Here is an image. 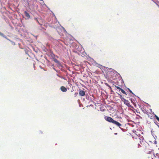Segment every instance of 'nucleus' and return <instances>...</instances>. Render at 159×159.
<instances>
[{"label":"nucleus","instance_id":"1","mask_svg":"<svg viewBox=\"0 0 159 159\" xmlns=\"http://www.w3.org/2000/svg\"><path fill=\"white\" fill-rule=\"evenodd\" d=\"M105 120L107 121L112 123L113 124L120 128L121 125L120 123L113 119L112 118L110 117L106 116L105 117Z\"/></svg>","mask_w":159,"mask_h":159},{"label":"nucleus","instance_id":"2","mask_svg":"<svg viewBox=\"0 0 159 159\" xmlns=\"http://www.w3.org/2000/svg\"><path fill=\"white\" fill-rule=\"evenodd\" d=\"M138 139H136L137 142L138 143V147L140 148L142 147V145L144 143L145 141L144 140V139L142 137H138Z\"/></svg>","mask_w":159,"mask_h":159},{"label":"nucleus","instance_id":"3","mask_svg":"<svg viewBox=\"0 0 159 159\" xmlns=\"http://www.w3.org/2000/svg\"><path fill=\"white\" fill-rule=\"evenodd\" d=\"M108 76L109 78L114 80L116 78V74L113 72H109L107 73Z\"/></svg>","mask_w":159,"mask_h":159},{"label":"nucleus","instance_id":"4","mask_svg":"<svg viewBox=\"0 0 159 159\" xmlns=\"http://www.w3.org/2000/svg\"><path fill=\"white\" fill-rule=\"evenodd\" d=\"M122 102H123L127 106H130V103L128 100H126L125 99Z\"/></svg>","mask_w":159,"mask_h":159},{"label":"nucleus","instance_id":"5","mask_svg":"<svg viewBox=\"0 0 159 159\" xmlns=\"http://www.w3.org/2000/svg\"><path fill=\"white\" fill-rule=\"evenodd\" d=\"M85 92L82 90H79V94L82 96H83L85 95Z\"/></svg>","mask_w":159,"mask_h":159},{"label":"nucleus","instance_id":"6","mask_svg":"<svg viewBox=\"0 0 159 159\" xmlns=\"http://www.w3.org/2000/svg\"><path fill=\"white\" fill-rule=\"evenodd\" d=\"M60 89L62 92H66L67 91V89L63 86L61 87Z\"/></svg>","mask_w":159,"mask_h":159},{"label":"nucleus","instance_id":"7","mask_svg":"<svg viewBox=\"0 0 159 159\" xmlns=\"http://www.w3.org/2000/svg\"><path fill=\"white\" fill-rule=\"evenodd\" d=\"M130 100L131 102L133 104L134 106L135 107H136V103L135 102V100L133 98L130 99Z\"/></svg>","mask_w":159,"mask_h":159},{"label":"nucleus","instance_id":"8","mask_svg":"<svg viewBox=\"0 0 159 159\" xmlns=\"http://www.w3.org/2000/svg\"><path fill=\"white\" fill-rule=\"evenodd\" d=\"M24 14L25 16L28 18H30V16L29 13L27 12L26 11H24Z\"/></svg>","mask_w":159,"mask_h":159},{"label":"nucleus","instance_id":"9","mask_svg":"<svg viewBox=\"0 0 159 159\" xmlns=\"http://www.w3.org/2000/svg\"><path fill=\"white\" fill-rule=\"evenodd\" d=\"M118 95H119L120 96V99H121V100L122 101L123 100H124V99H125L124 98H123L122 96L121 95V94H118Z\"/></svg>","mask_w":159,"mask_h":159},{"label":"nucleus","instance_id":"10","mask_svg":"<svg viewBox=\"0 0 159 159\" xmlns=\"http://www.w3.org/2000/svg\"><path fill=\"white\" fill-rule=\"evenodd\" d=\"M120 91H121V92L125 94L126 95H127V94L125 92L124 90H123V89H121L120 90Z\"/></svg>","mask_w":159,"mask_h":159},{"label":"nucleus","instance_id":"11","mask_svg":"<svg viewBox=\"0 0 159 159\" xmlns=\"http://www.w3.org/2000/svg\"><path fill=\"white\" fill-rule=\"evenodd\" d=\"M0 35L4 37L5 38H7L6 36L4 35L3 33H1V32H0Z\"/></svg>","mask_w":159,"mask_h":159},{"label":"nucleus","instance_id":"12","mask_svg":"<svg viewBox=\"0 0 159 159\" xmlns=\"http://www.w3.org/2000/svg\"><path fill=\"white\" fill-rule=\"evenodd\" d=\"M54 62H55L56 63H57L58 64L59 63V61L57 59H54Z\"/></svg>","mask_w":159,"mask_h":159},{"label":"nucleus","instance_id":"13","mask_svg":"<svg viewBox=\"0 0 159 159\" xmlns=\"http://www.w3.org/2000/svg\"><path fill=\"white\" fill-rule=\"evenodd\" d=\"M156 158H159V153H157L155 156Z\"/></svg>","mask_w":159,"mask_h":159},{"label":"nucleus","instance_id":"14","mask_svg":"<svg viewBox=\"0 0 159 159\" xmlns=\"http://www.w3.org/2000/svg\"><path fill=\"white\" fill-rule=\"evenodd\" d=\"M155 117L156 119L159 122V118L156 115H155Z\"/></svg>","mask_w":159,"mask_h":159},{"label":"nucleus","instance_id":"15","mask_svg":"<svg viewBox=\"0 0 159 159\" xmlns=\"http://www.w3.org/2000/svg\"><path fill=\"white\" fill-rule=\"evenodd\" d=\"M115 87L117 89H119L120 90L121 89V88L119 86H115Z\"/></svg>","mask_w":159,"mask_h":159},{"label":"nucleus","instance_id":"16","mask_svg":"<svg viewBox=\"0 0 159 159\" xmlns=\"http://www.w3.org/2000/svg\"><path fill=\"white\" fill-rule=\"evenodd\" d=\"M127 89H128V90L129 91V92H130V93H132V94H134V93H133L131 91V90H130V89H129V88H127Z\"/></svg>","mask_w":159,"mask_h":159},{"label":"nucleus","instance_id":"17","mask_svg":"<svg viewBox=\"0 0 159 159\" xmlns=\"http://www.w3.org/2000/svg\"><path fill=\"white\" fill-rule=\"evenodd\" d=\"M34 20H36V21H37L38 23H39V21H38V19H37V18H34Z\"/></svg>","mask_w":159,"mask_h":159},{"label":"nucleus","instance_id":"18","mask_svg":"<svg viewBox=\"0 0 159 159\" xmlns=\"http://www.w3.org/2000/svg\"><path fill=\"white\" fill-rule=\"evenodd\" d=\"M128 107H130L131 108L134 109L133 107L130 105V106H128Z\"/></svg>","mask_w":159,"mask_h":159},{"label":"nucleus","instance_id":"19","mask_svg":"<svg viewBox=\"0 0 159 159\" xmlns=\"http://www.w3.org/2000/svg\"><path fill=\"white\" fill-rule=\"evenodd\" d=\"M77 94H78V93H75V95H77Z\"/></svg>","mask_w":159,"mask_h":159},{"label":"nucleus","instance_id":"20","mask_svg":"<svg viewBox=\"0 0 159 159\" xmlns=\"http://www.w3.org/2000/svg\"><path fill=\"white\" fill-rule=\"evenodd\" d=\"M158 149H159V148H158Z\"/></svg>","mask_w":159,"mask_h":159}]
</instances>
